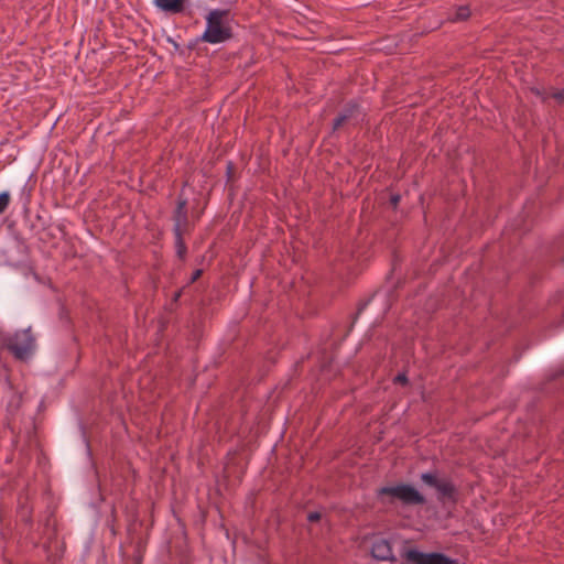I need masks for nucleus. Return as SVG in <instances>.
<instances>
[{"label":"nucleus","instance_id":"obj_14","mask_svg":"<svg viewBox=\"0 0 564 564\" xmlns=\"http://www.w3.org/2000/svg\"><path fill=\"white\" fill-rule=\"evenodd\" d=\"M393 382L394 383H400L402 386H406L409 383V379H408V376L405 372H400L398 373L394 379H393Z\"/></svg>","mask_w":564,"mask_h":564},{"label":"nucleus","instance_id":"obj_19","mask_svg":"<svg viewBox=\"0 0 564 564\" xmlns=\"http://www.w3.org/2000/svg\"><path fill=\"white\" fill-rule=\"evenodd\" d=\"M182 292H183V289L176 291L173 295V302H177L180 300V297L182 296Z\"/></svg>","mask_w":564,"mask_h":564},{"label":"nucleus","instance_id":"obj_20","mask_svg":"<svg viewBox=\"0 0 564 564\" xmlns=\"http://www.w3.org/2000/svg\"><path fill=\"white\" fill-rule=\"evenodd\" d=\"M231 171H232V163H231V162H229V163L227 164V174H228V176H230Z\"/></svg>","mask_w":564,"mask_h":564},{"label":"nucleus","instance_id":"obj_18","mask_svg":"<svg viewBox=\"0 0 564 564\" xmlns=\"http://www.w3.org/2000/svg\"><path fill=\"white\" fill-rule=\"evenodd\" d=\"M321 519V513L317 511L310 512L307 514V521L308 522H316Z\"/></svg>","mask_w":564,"mask_h":564},{"label":"nucleus","instance_id":"obj_13","mask_svg":"<svg viewBox=\"0 0 564 564\" xmlns=\"http://www.w3.org/2000/svg\"><path fill=\"white\" fill-rule=\"evenodd\" d=\"M11 197L9 192H2L0 193V215L3 214L9 204H10Z\"/></svg>","mask_w":564,"mask_h":564},{"label":"nucleus","instance_id":"obj_10","mask_svg":"<svg viewBox=\"0 0 564 564\" xmlns=\"http://www.w3.org/2000/svg\"><path fill=\"white\" fill-rule=\"evenodd\" d=\"M400 494V484L393 487L386 486L381 487L377 490V497L382 499L383 497H389V502L392 503L394 500H399Z\"/></svg>","mask_w":564,"mask_h":564},{"label":"nucleus","instance_id":"obj_17","mask_svg":"<svg viewBox=\"0 0 564 564\" xmlns=\"http://www.w3.org/2000/svg\"><path fill=\"white\" fill-rule=\"evenodd\" d=\"M203 274V270L202 269H197L195 270L193 273H192V276L189 279V282L188 284H192L194 282H196Z\"/></svg>","mask_w":564,"mask_h":564},{"label":"nucleus","instance_id":"obj_22","mask_svg":"<svg viewBox=\"0 0 564 564\" xmlns=\"http://www.w3.org/2000/svg\"><path fill=\"white\" fill-rule=\"evenodd\" d=\"M563 373H564V370H563Z\"/></svg>","mask_w":564,"mask_h":564},{"label":"nucleus","instance_id":"obj_6","mask_svg":"<svg viewBox=\"0 0 564 564\" xmlns=\"http://www.w3.org/2000/svg\"><path fill=\"white\" fill-rule=\"evenodd\" d=\"M402 556L408 563L412 564H456V560L440 552L424 553L416 549H410Z\"/></svg>","mask_w":564,"mask_h":564},{"label":"nucleus","instance_id":"obj_7","mask_svg":"<svg viewBox=\"0 0 564 564\" xmlns=\"http://www.w3.org/2000/svg\"><path fill=\"white\" fill-rule=\"evenodd\" d=\"M399 500L406 506H421L426 502L425 497L409 484H400Z\"/></svg>","mask_w":564,"mask_h":564},{"label":"nucleus","instance_id":"obj_5","mask_svg":"<svg viewBox=\"0 0 564 564\" xmlns=\"http://www.w3.org/2000/svg\"><path fill=\"white\" fill-rule=\"evenodd\" d=\"M361 120V108L356 100L348 101L333 120L332 130L337 131L346 126H357Z\"/></svg>","mask_w":564,"mask_h":564},{"label":"nucleus","instance_id":"obj_21","mask_svg":"<svg viewBox=\"0 0 564 564\" xmlns=\"http://www.w3.org/2000/svg\"><path fill=\"white\" fill-rule=\"evenodd\" d=\"M134 564H141V558H138Z\"/></svg>","mask_w":564,"mask_h":564},{"label":"nucleus","instance_id":"obj_8","mask_svg":"<svg viewBox=\"0 0 564 564\" xmlns=\"http://www.w3.org/2000/svg\"><path fill=\"white\" fill-rule=\"evenodd\" d=\"M371 554L379 561H389L391 563L397 562L392 545L387 539H379L375 541L371 547Z\"/></svg>","mask_w":564,"mask_h":564},{"label":"nucleus","instance_id":"obj_16","mask_svg":"<svg viewBox=\"0 0 564 564\" xmlns=\"http://www.w3.org/2000/svg\"><path fill=\"white\" fill-rule=\"evenodd\" d=\"M401 200V196L399 194H392L390 196V204L395 209Z\"/></svg>","mask_w":564,"mask_h":564},{"label":"nucleus","instance_id":"obj_4","mask_svg":"<svg viewBox=\"0 0 564 564\" xmlns=\"http://www.w3.org/2000/svg\"><path fill=\"white\" fill-rule=\"evenodd\" d=\"M228 10H213L207 17V28L202 36L203 41L212 44L221 43L232 36L231 28L225 25L223 20Z\"/></svg>","mask_w":564,"mask_h":564},{"label":"nucleus","instance_id":"obj_1","mask_svg":"<svg viewBox=\"0 0 564 564\" xmlns=\"http://www.w3.org/2000/svg\"><path fill=\"white\" fill-rule=\"evenodd\" d=\"M0 349L9 351L19 361H28L36 349V337L32 327L15 330L13 334L0 332Z\"/></svg>","mask_w":564,"mask_h":564},{"label":"nucleus","instance_id":"obj_2","mask_svg":"<svg viewBox=\"0 0 564 564\" xmlns=\"http://www.w3.org/2000/svg\"><path fill=\"white\" fill-rule=\"evenodd\" d=\"M171 218L173 221V234H191L195 227V221L199 219V214H196L194 209L189 213L188 199L184 195V187L177 196Z\"/></svg>","mask_w":564,"mask_h":564},{"label":"nucleus","instance_id":"obj_9","mask_svg":"<svg viewBox=\"0 0 564 564\" xmlns=\"http://www.w3.org/2000/svg\"><path fill=\"white\" fill-rule=\"evenodd\" d=\"M187 0H154L155 6L169 13H180L184 10Z\"/></svg>","mask_w":564,"mask_h":564},{"label":"nucleus","instance_id":"obj_11","mask_svg":"<svg viewBox=\"0 0 564 564\" xmlns=\"http://www.w3.org/2000/svg\"><path fill=\"white\" fill-rule=\"evenodd\" d=\"M174 235V246L176 256L181 261H184L187 254V247L184 240V236L186 234H173Z\"/></svg>","mask_w":564,"mask_h":564},{"label":"nucleus","instance_id":"obj_12","mask_svg":"<svg viewBox=\"0 0 564 564\" xmlns=\"http://www.w3.org/2000/svg\"><path fill=\"white\" fill-rule=\"evenodd\" d=\"M470 17V9L467 6H462L456 9L453 17L449 18V21L457 22V21H466Z\"/></svg>","mask_w":564,"mask_h":564},{"label":"nucleus","instance_id":"obj_15","mask_svg":"<svg viewBox=\"0 0 564 564\" xmlns=\"http://www.w3.org/2000/svg\"><path fill=\"white\" fill-rule=\"evenodd\" d=\"M552 98H554L557 104L564 105V90L555 91L551 95Z\"/></svg>","mask_w":564,"mask_h":564},{"label":"nucleus","instance_id":"obj_3","mask_svg":"<svg viewBox=\"0 0 564 564\" xmlns=\"http://www.w3.org/2000/svg\"><path fill=\"white\" fill-rule=\"evenodd\" d=\"M420 480L436 490V497L440 502L456 503L458 501V489L456 485L447 477L440 478L436 469L421 474Z\"/></svg>","mask_w":564,"mask_h":564}]
</instances>
